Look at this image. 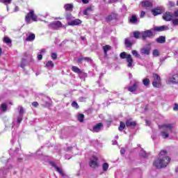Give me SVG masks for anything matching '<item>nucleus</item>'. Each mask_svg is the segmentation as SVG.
<instances>
[{
	"instance_id": "obj_1",
	"label": "nucleus",
	"mask_w": 178,
	"mask_h": 178,
	"mask_svg": "<svg viewBox=\"0 0 178 178\" xmlns=\"http://www.w3.org/2000/svg\"><path fill=\"white\" fill-rule=\"evenodd\" d=\"M170 163V157L168 156L166 150H161L159 154V157L154 161L153 166L156 169H162L166 168Z\"/></svg>"
},
{
	"instance_id": "obj_2",
	"label": "nucleus",
	"mask_w": 178,
	"mask_h": 178,
	"mask_svg": "<svg viewBox=\"0 0 178 178\" xmlns=\"http://www.w3.org/2000/svg\"><path fill=\"white\" fill-rule=\"evenodd\" d=\"M174 128L175 127H173V124H165L161 125L162 131L160 136H161V137L163 138H168V137H169V133H172Z\"/></svg>"
},
{
	"instance_id": "obj_3",
	"label": "nucleus",
	"mask_w": 178,
	"mask_h": 178,
	"mask_svg": "<svg viewBox=\"0 0 178 178\" xmlns=\"http://www.w3.org/2000/svg\"><path fill=\"white\" fill-rule=\"evenodd\" d=\"M11 162H12V159H8L6 161V168L3 167V168H0V177H3V175H6L7 172L8 170H10V169H12L13 168V165H12V164H10Z\"/></svg>"
},
{
	"instance_id": "obj_4",
	"label": "nucleus",
	"mask_w": 178,
	"mask_h": 178,
	"mask_svg": "<svg viewBox=\"0 0 178 178\" xmlns=\"http://www.w3.org/2000/svg\"><path fill=\"white\" fill-rule=\"evenodd\" d=\"M152 86L154 88H161L162 87V82L161 76L158 74H153Z\"/></svg>"
},
{
	"instance_id": "obj_5",
	"label": "nucleus",
	"mask_w": 178,
	"mask_h": 178,
	"mask_svg": "<svg viewBox=\"0 0 178 178\" xmlns=\"http://www.w3.org/2000/svg\"><path fill=\"white\" fill-rule=\"evenodd\" d=\"M121 59H126L127 62V67H133V57L130 54H127L126 52H122L120 54Z\"/></svg>"
},
{
	"instance_id": "obj_6",
	"label": "nucleus",
	"mask_w": 178,
	"mask_h": 178,
	"mask_svg": "<svg viewBox=\"0 0 178 178\" xmlns=\"http://www.w3.org/2000/svg\"><path fill=\"white\" fill-rule=\"evenodd\" d=\"M31 19L33 22H37V15L34 14V10H30V12L25 17V22L30 24L31 23Z\"/></svg>"
},
{
	"instance_id": "obj_7",
	"label": "nucleus",
	"mask_w": 178,
	"mask_h": 178,
	"mask_svg": "<svg viewBox=\"0 0 178 178\" xmlns=\"http://www.w3.org/2000/svg\"><path fill=\"white\" fill-rule=\"evenodd\" d=\"M129 92L132 94H136L140 88V81H136L132 86H127L126 88Z\"/></svg>"
},
{
	"instance_id": "obj_8",
	"label": "nucleus",
	"mask_w": 178,
	"mask_h": 178,
	"mask_svg": "<svg viewBox=\"0 0 178 178\" xmlns=\"http://www.w3.org/2000/svg\"><path fill=\"white\" fill-rule=\"evenodd\" d=\"M89 165L93 169H95V168H99V163H98V159L97 158V156H94L90 158Z\"/></svg>"
},
{
	"instance_id": "obj_9",
	"label": "nucleus",
	"mask_w": 178,
	"mask_h": 178,
	"mask_svg": "<svg viewBox=\"0 0 178 178\" xmlns=\"http://www.w3.org/2000/svg\"><path fill=\"white\" fill-rule=\"evenodd\" d=\"M134 44H136V40L133 37H130L124 40V44L127 48H131V46L134 45Z\"/></svg>"
},
{
	"instance_id": "obj_10",
	"label": "nucleus",
	"mask_w": 178,
	"mask_h": 178,
	"mask_svg": "<svg viewBox=\"0 0 178 178\" xmlns=\"http://www.w3.org/2000/svg\"><path fill=\"white\" fill-rule=\"evenodd\" d=\"M168 84H178V74L170 76L167 80Z\"/></svg>"
},
{
	"instance_id": "obj_11",
	"label": "nucleus",
	"mask_w": 178,
	"mask_h": 178,
	"mask_svg": "<svg viewBox=\"0 0 178 178\" xmlns=\"http://www.w3.org/2000/svg\"><path fill=\"white\" fill-rule=\"evenodd\" d=\"M163 19L165 22H172L174 19L173 13L170 12H166L163 15Z\"/></svg>"
},
{
	"instance_id": "obj_12",
	"label": "nucleus",
	"mask_w": 178,
	"mask_h": 178,
	"mask_svg": "<svg viewBox=\"0 0 178 178\" xmlns=\"http://www.w3.org/2000/svg\"><path fill=\"white\" fill-rule=\"evenodd\" d=\"M18 109H19V111L17 121V123H22V120H23V115H24V108L22 106H19Z\"/></svg>"
},
{
	"instance_id": "obj_13",
	"label": "nucleus",
	"mask_w": 178,
	"mask_h": 178,
	"mask_svg": "<svg viewBox=\"0 0 178 178\" xmlns=\"http://www.w3.org/2000/svg\"><path fill=\"white\" fill-rule=\"evenodd\" d=\"M140 34H141V37L143 40H146V38L152 37V35H153V33L151 30H147L145 31H142Z\"/></svg>"
},
{
	"instance_id": "obj_14",
	"label": "nucleus",
	"mask_w": 178,
	"mask_h": 178,
	"mask_svg": "<svg viewBox=\"0 0 178 178\" xmlns=\"http://www.w3.org/2000/svg\"><path fill=\"white\" fill-rule=\"evenodd\" d=\"M153 16H158V15H162V12H163V8L162 7H157L154 9L151 10Z\"/></svg>"
},
{
	"instance_id": "obj_15",
	"label": "nucleus",
	"mask_w": 178,
	"mask_h": 178,
	"mask_svg": "<svg viewBox=\"0 0 178 178\" xmlns=\"http://www.w3.org/2000/svg\"><path fill=\"white\" fill-rule=\"evenodd\" d=\"M50 165L56 169V172H58L61 176H65V172H63V170L62 168L58 167L54 161H50Z\"/></svg>"
},
{
	"instance_id": "obj_16",
	"label": "nucleus",
	"mask_w": 178,
	"mask_h": 178,
	"mask_svg": "<svg viewBox=\"0 0 178 178\" xmlns=\"http://www.w3.org/2000/svg\"><path fill=\"white\" fill-rule=\"evenodd\" d=\"M125 124L127 127H132V129H134V127L137 126V122L131 119H129L126 121Z\"/></svg>"
},
{
	"instance_id": "obj_17",
	"label": "nucleus",
	"mask_w": 178,
	"mask_h": 178,
	"mask_svg": "<svg viewBox=\"0 0 178 178\" xmlns=\"http://www.w3.org/2000/svg\"><path fill=\"white\" fill-rule=\"evenodd\" d=\"M51 29H59V27H62V22L60 21H56L49 24Z\"/></svg>"
},
{
	"instance_id": "obj_18",
	"label": "nucleus",
	"mask_w": 178,
	"mask_h": 178,
	"mask_svg": "<svg viewBox=\"0 0 178 178\" xmlns=\"http://www.w3.org/2000/svg\"><path fill=\"white\" fill-rule=\"evenodd\" d=\"M103 126L102 123H98L93 127L92 131H93V133H98L101 131V129H102Z\"/></svg>"
},
{
	"instance_id": "obj_19",
	"label": "nucleus",
	"mask_w": 178,
	"mask_h": 178,
	"mask_svg": "<svg viewBox=\"0 0 178 178\" xmlns=\"http://www.w3.org/2000/svg\"><path fill=\"white\" fill-rule=\"evenodd\" d=\"M151 52V47H143L140 49V54L142 55H149Z\"/></svg>"
},
{
	"instance_id": "obj_20",
	"label": "nucleus",
	"mask_w": 178,
	"mask_h": 178,
	"mask_svg": "<svg viewBox=\"0 0 178 178\" xmlns=\"http://www.w3.org/2000/svg\"><path fill=\"white\" fill-rule=\"evenodd\" d=\"M167 30H169V27L166 25L154 27L155 31H167Z\"/></svg>"
},
{
	"instance_id": "obj_21",
	"label": "nucleus",
	"mask_w": 178,
	"mask_h": 178,
	"mask_svg": "<svg viewBox=\"0 0 178 178\" xmlns=\"http://www.w3.org/2000/svg\"><path fill=\"white\" fill-rule=\"evenodd\" d=\"M112 49V47L106 44L103 46V51L104 53V56L105 58H106V56H108V52H109V51H111Z\"/></svg>"
},
{
	"instance_id": "obj_22",
	"label": "nucleus",
	"mask_w": 178,
	"mask_h": 178,
	"mask_svg": "<svg viewBox=\"0 0 178 178\" xmlns=\"http://www.w3.org/2000/svg\"><path fill=\"white\" fill-rule=\"evenodd\" d=\"M115 19H118V15L116 13H112L106 18V22H111V20H115Z\"/></svg>"
},
{
	"instance_id": "obj_23",
	"label": "nucleus",
	"mask_w": 178,
	"mask_h": 178,
	"mask_svg": "<svg viewBox=\"0 0 178 178\" xmlns=\"http://www.w3.org/2000/svg\"><path fill=\"white\" fill-rule=\"evenodd\" d=\"M69 26H79V24H81V20L79 19H76L71 21L68 23Z\"/></svg>"
},
{
	"instance_id": "obj_24",
	"label": "nucleus",
	"mask_w": 178,
	"mask_h": 178,
	"mask_svg": "<svg viewBox=\"0 0 178 178\" xmlns=\"http://www.w3.org/2000/svg\"><path fill=\"white\" fill-rule=\"evenodd\" d=\"M34 40H35V34L34 33H29L26 38V41H29L30 42H33Z\"/></svg>"
},
{
	"instance_id": "obj_25",
	"label": "nucleus",
	"mask_w": 178,
	"mask_h": 178,
	"mask_svg": "<svg viewBox=\"0 0 178 178\" xmlns=\"http://www.w3.org/2000/svg\"><path fill=\"white\" fill-rule=\"evenodd\" d=\"M141 5L143 8H151V7H152V3H151V1H142Z\"/></svg>"
},
{
	"instance_id": "obj_26",
	"label": "nucleus",
	"mask_w": 178,
	"mask_h": 178,
	"mask_svg": "<svg viewBox=\"0 0 178 178\" xmlns=\"http://www.w3.org/2000/svg\"><path fill=\"white\" fill-rule=\"evenodd\" d=\"M156 42H159V44H163L166 41V38L165 36H159L156 40Z\"/></svg>"
},
{
	"instance_id": "obj_27",
	"label": "nucleus",
	"mask_w": 178,
	"mask_h": 178,
	"mask_svg": "<svg viewBox=\"0 0 178 178\" xmlns=\"http://www.w3.org/2000/svg\"><path fill=\"white\" fill-rule=\"evenodd\" d=\"M129 22L132 24H136V23H137V22H138V19L137 18V17L136 15H132L129 19Z\"/></svg>"
},
{
	"instance_id": "obj_28",
	"label": "nucleus",
	"mask_w": 178,
	"mask_h": 178,
	"mask_svg": "<svg viewBox=\"0 0 178 178\" xmlns=\"http://www.w3.org/2000/svg\"><path fill=\"white\" fill-rule=\"evenodd\" d=\"M65 10H68L70 12H72L73 10V4L72 3H67L64 6Z\"/></svg>"
},
{
	"instance_id": "obj_29",
	"label": "nucleus",
	"mask_w": 178,
	"mask_h": 178,
	"mask_svg": "<svg viewBox=\"0 0 178 178\" xmlns=\"http://www.w3.org/2000/svg\"><path fill=\"white\" fill-rule=\"evenodd\" d=\"M149 83H151V81H149V79L145 78L143 79V84L145 87H149Z\"/></svg>"
},
{
	"instance_id": "obj_30",
	"label": "nucleus",
	"mask_w": 178,
	"mask_h": 178,
	"mask_svg": "<svg viewBox=\"0 0 178 178\" xmlns=\"http://www.w3.org/2000/svg\"><path fill=\"white\" fill-rule=\"evenodd\" d=\"M0 111H1V112H6V111H8V105H6V104H2L0 106Z\"/></svg>"
},
{
	"instance_id": "obj_31",
	"label": "nucleus",
	"mask_w": 178,
	"mask_h": 178,
	"mask_svg": "<svg viewBox=\"0 0 178 178\" xmlns=\"http://www.w3.org/2000/svg\"><path fill=\"white\" fill-rule=\"evenodd\" d=\"M54 66V62L49 60L46 63V67H47V69H52Z\"/></svg>"
},
{
	"instance_id": "obj_32",
	"label": "nucleus",
	"mask_w": 178,
	"mask_h": 178,
	"mask_svg": "<svg viewBox=\"0 0 178 178\" xmlns=\"http://www.w3.org/2000/svg\"><path fill=\"white\" fill-rule=\"evenodd\" d=\"M72 72H74V73H78V74L79 73H81V70H80V68H79L76 66H72Z\"/></svg>"
},
{
	"instance_id": "obj_33",
	"label": "nucleus",
	"mask_w": 178,
	"mask_h": 178,
	"mask_svg": "<svg viewBox=\"0 0 178 178\" xmlns=\"http://www.w3.org/2000/svg\"><path fill=\"white\" fill-rule=\"evenodd\" d=\"M124 127H126V124H124V122H120V127L118 128V130L120 131H122L124 130Z\"/></svg>"
},
{
	"instance_id": "obj_34",
	"label": "nucleus",
	"mask_w": 178,
	"mask_h": 178,
	"mask_svg": "<svg viewBox=\"0 0 178 178\" xmlns=\"http://www.w3.org/2000/svg\"><path fill=\"white\" fill-rule=\"evenodd\" d=\"M134 38H136V39L140 38V37H141V32H139V31L134 32Z\"/></svg>"
},
{
	"instance_id": "obj_35",
	"label": "nucleus",
	"mask_w": 178,
	"mask_h": 178,
	"mask_svg": "<svg viewBox=\"0 0 178 178\" xmlns=\"http://www.w3.org/2000/svg\"><path fill=\"white\" fill-rule=\"evenodd\" d=\"M108 168H109V164H108V163H104L102 165V169L104 172H106V170H108Z\"/></svg>"
},
{
	"instance_id": "obj_36",
	"label": "nucleus",
	"mask_w": 178,
	"mask_h": 178,
	"mask_svg": "<svg viewBox=\"0 0 178 178\" xmlns=\"http://www.w3.org/2000/svg\"><path fill=\"white\" fill-rule=\"evenodd\" d=\"M152 55H153V56H155L156 58L159 56V55H160L159 50H158V49L153 50Z\"/></svg>"
},
{
	"instance_id": "obj_37",
	"label": "nucleus",
	"mask_w": 178,
	"mask_h": 178,
	"mask_svg": "<svg viewBox=\"0 0 178 178\" xmlns=\"http://www.w3.org/2000/svg\"><path fill=\"white\" fill-rule=\"evenodd\" d=\"M3 41L6 44H12V40H10V38L8 37H5L3 38Z\"/></svg>"
},
{
	"instance_id": "obj_38",
	"label": "nucleus",
	"mask_w": 178,
	"mask_h": 178,
	"mask_svg": "<svg viewBox=\"0 0 178 178\" xmlns=\"http://www.w3.org/2000/svg\"><path fill=\"white\" fill-rule=\"evenodd\" d=\"M131 54L134 56H136V58H140V54H138V51L136 50H133L131 51Z\"/></svg>"
},
{
	"instance_id": "obj_39",
	"label": "nucleus",
	"mask_w": 178,
	"mask_h": 178,
	"mask_svg": "<svg viewBox=\"0 0 178 178\" xmlns=\"http://www.w3.org/2000/svg\"><path fill=\"white\" fill-rule=\"evenodd\" d=\"M1 3H4V5H10L12 3V0H1Z\"/></svg>"
},
{
	"instance_id": "obj_40",
	"label": "nucleus",
	"mask_w": 178,
	"mask_h": 178,
	"mask_svg": "<svg viewBox=\"0 0 178 178\" xmlns=\"http://www.w3.org/2000/svg\"><path fill=\"white\" fill-rule=\"evenodd\" d=\"M78 120L79 122H83L84 120V115L83 114H79L78 115Z\"/></svg>"
},
{
	"instance_id": "obj_41",
	"label": "nucleus",
	"mask_w": 178,
	"mask_h": 178,
	"mask_svg": "<svg viewBox=\"0 0 178 178\" xmlns=\"http://www.w3.org/2000/svg\"><path fill=\"white\" fill-rule=\"evenodd\" d=\"M79 74L80 79H86V77H87V74L81 72V71Z\"/></svg>"
},
{
	"instance_id": "obj_42",
	"label": "nucleus",
	"mask_w": 178,
	"mask_h": 178,
	"mask_svg": "<svg viewBox=\"0 0 178 178\" xmlns=\"http://www.w3.org/2000/svg\"><path fill=\"white\" fill-rule=\"evenodd\" d=\"M72 106L73 108H75L76 109H79V104H78L77 102H73L72 103Z\"/></svg>"
},
{
	"instance_id": "obj_43",
	"label": "nucleus",
	"mask_w": 178,
	"mask_h": 178,
	"mask_svg": "<svg viewBox=\"0 0 178 178\" xmlns=\"http://www.w3.org/2000/svg\"><path fill=\"white\" fill-rule=\"evenodd\" d=\"M140 156H143V158H147V152H145V151L142 150L140 152Z\"/></svg>"
},
{
	"instance_id": "obj_44",
	"label": "nucleus",
	"mask_w": 178,
	"mask_h": 178,
	"mask_svg": "<svg viewBox=\"0 0 178 178\" xmlns=\"http://www.w3.org/2000/svg\"><path fill=\"white\" fill-rule=\"evenodd\" d=\"M172 24H174V26H178V19L176 18V19H173L172 18Z\"/></svg>"
},
{
	"instance_id": "obj_45",
	"label": "nucleus",
	"mask_w": 178,
	"mask_h": 178,
	"mask_svg": "<svg viewBox=\"0 0 178 178\" xmlns=\"http://www.w3.org/2000/svg\"><path fill=\"white\" fill-rule=\"evenodd\" d=\"M57 58H58V55L56 54V53H53L51 54V58L53 59V60H56Z\"/></svg>"
},
{
	"instance_id": "obj_46",
	"label": "nucleus",
	"mask_w": 178,
	"mask_h": 178,
	"mask_svg": "<svg viewBox=\"0 0 178 178\" xmlns=\"http://www.w3.org/2000/svg\"><path fill=\"white\" fill-rule=\"evenodd\" d=\"M91 8H87L83 11V15H85L86 16H88V10H90Z\"/></svg>"
},
{
	"instance_id": "obj_47",
	"label": "nucleus",
	"mask_w": 178,
	"mask_h": 178,
	"mask_svg": "<svg viewBox=\"0 0 178 178\" xmlns=\"http://www.w3.org/2000/svg\"><path fill=\"white\" fill-rule=\"evenodd\" d=\"M173 17H178V10H175L174 13H172Z\"/></svg>"
},
{
	"instance_id": "obj_48",
	"label": "nucleus",
	"mask_w": 178,
	"mask_h": 178,
	"mask_svg": "<svg viewBox=\"0 0 178 178\" xmlns=\"http://www.w3.org/2000/svg\"><path fill=\"white\" fill-rule=\"evenodd\" d=\"M145 16V12L141 11L140 17L143 18Z\"/></svg>"
},
{
	"instance_id": "obj_49",
	"label": "nucleus",
	"mask_w": 178,
	"mask_h": 178,
	"mask_svg": "<svg viewBox=\"0 0 178 178\" xmlns=\"http://www.w3.org/2000/svg\"><path fill=\"white\" fill-rule=\"evenodd\" d=\"M33 106H34L35 108H37V106H38V102H34L32 103Z\"/></svg>"
},
{
	"instance_id": "obj_50",
	"label": "nucleus",
	"mask_w": 178,
	"mask_h": 178,
	"mask_svg": "<svg viewBox=\"0 0 178 178\" xmlns=\"http://www.w3.org/2000/svg\"><path fill=\"white\" fill-rule=\"evenodd\" d=\"M38 60H42V55L38 54Z\"/></svg>"
},
{
	"instance_id": "obj_51",
	"label": "nucleus",
	"mask_w": 178,
	"mask_h": 178,
	"mask_svg": "<svg viewBox=\"0 0 178 178\" xmlns=\"http://www.w3.org/2000/svg\"><path fill=\"white\" fill-rule=\"evenodd\" d=\"M83 60H84L83 58H79L77 60L78 63H81V62H83Z\"/></svg>"
},
{
	"instance_id": "obj_52",
	"label": "nucleus",
	"mask_w": 178,
	"mask_h": 178,
	"mask_svg": "<svg viewBox=\"0 0 178 178\" xmlns=\"http://www.w3.org/2000/svg\"><path fill=\"white\" fill-rule=\"evenodd\" d=\"M173 111H178V104H175L173 108Z\"/></svg>"
},
{
	"instance_id": "obj_53",
	"label": "nucleus",
	"mask_w": 178,
	"mask_h": 178,
	"mask_svg": "<svg viewBox=\"0 0 178 178\" xmlns=\"http://www.w3.org/2000/svg\"><path fill=\"white\" fill-rule=\"evenodd\" d=\"M83 60H86L87 62H89V60H91V58L88 57H83Z\"/></svg>"
},
{
	"instance_id": "obj_54",
	"label": "nucleus",
	"mask_w": 178,
	"mask_h": 178,
	"mask_svg": "<svg viewBox=\"0 0 178 178\" xmlns=\"http://www.w3.org/2000/svg\"><path fill=\"white\" fill-rule=\"evenodd\" d=\"M124 152H126V150H124V149H121V150H120L121 155L124 154Z\"/></svg>"
},
{
	"instance_id": "obj_55",
	"label": "nucleus",
	"mask_w": 178,
	"mask_h": 178,
	"mask_svg": "<svg viewBox=\"0 0 178 178\" xmlns=\"http://www.w3.org/2000/svg\"><path fill=\"white\" fill-rule=\"evenodd\" d=\"M44 106H51V103L49 102H45V104H44Z\"/></svg>"
},
{
	"instance_id": "obj_56",
	"label": "nucleus",
	"mask_w": 178,
	"mask_h": 178,
	"mask_svg": "<svg viewBox=\"0 0 178 178\" xmlns=\"http://www.w3.org/2000/svg\"><path fill=\"white\" fill-rule=\"evenodd\" d=\"M81 1L83 2V3L87 4V3H88L89 0H81Z\"/></svg>"
},
{
	"instance_id": "obj_57",
	"label": "nucleus",
	"mask_w": 178,
	"mask_h": 178,
	"mask_svg": "<svg viewBox=\"0 0 178 178\" xmlns=\"http://www.w3.org/2000/svg\"><path fill=\"white\" fill-rule=\"evenodd\" d=\"M66 19H67V20H70V19H72V15H67V16H66Z\"/></svg>"
},
{
	"instance_id": "obj_58",
	"label": "nucleus",
	"mask_w": 178,
	"mask_h": 178,
	"mask_svg": "<svg viewBox=\"0 0 178 178\" xmlns=\"http://www.w3.org/2000/svg\"><path fill=\"white\" fill-rule=\"evenodd\" d=\"M72 156H69L68 154H65V159H70Z\"/></svg>"
},
{
	"instance_id": "obj_59",
	"label": "nucleus",
	"mask_w": 178,
	"mask_h": 178,
	"mask_svg": "<svg viewBox=\"0 0 178 178\" xmlns=\"http://www.w3.org/2000/svg\"><path fill=\"white\" fill-rule=\"evenodd\" d=\"M110 3H113L115 2H118V0H109Z\"/></svg>"
},
{
	"instance_id": "obj_60",
	"label": "nucleus",
	"mask_w": 178,
	"mask_h": 178,
	"mask_svg": "<svg viewBox=\"0 0 178 178\" xmlns=\"http://www.w3.org/2000/svg\"><path fill=\"white\" fill-rule=\"evenodd\" d=\"M73 147H69L66 149V151H72Z\"/></svg>"
},
{
	"instance_id": "obj_61",
	"label": "nucleus",
	"mask_w": 178,
	"mask_h": 178,
	"mask_svg": "<svg viewBox=\"0 0 178 178\" xmlns=\"http://www.w3.org/2000/svg\"><path fill=\"white\" fill-rule=\"evenodd\" d=\"M40 54H45V49H42L40 50Z\"/></svg>"
},
{
	"instance_id": "obj_62",
	"label": "nucleus",
	"mask_w": 178,
	"mask_h": 178,
	"mask_svg": "<svg viewBox=\"0 0 178 178\" xmlns=\"http://www.w3.org/2000/svg\"><path fill=\"white\" fill-rule=\"evenodd\" d=\"M19 10V8L15 6L14 12H17Z\"/></svg>"
},
{
	"instance_id": "obj_63",
	"label": "nucleus",
	"mask_w": 178,
	"mask_h": 178,
	"mask_svg": "<svg viewBox=\"0 0 178 178\" xmlns=\"http://www.w3.org/2000/svg\"><path fill=\"white\" fill-rule=\"evenodd\" d=\"M170 5L171 6H175V3L172 2V1H170Z\"/></svg>"
},
{
	"instance_id": "obj_64",
	"label": "nucleus",
	"mask_w": 178,
	"mask_h": 178,
	"mask_svg": "<svg viewBox=\"0 0 178 178\" xmlns=\"http://www.w3.org/2000/svg\"><path fill=\"white\" fill-rule=\"evenodd\" d=\"M145 122H146L147 126H149V121L146 120Z\"/></svg>"
}]
</instances>
